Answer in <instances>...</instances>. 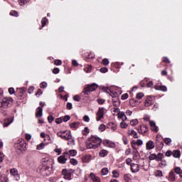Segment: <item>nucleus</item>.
<instances>
[{"instance_id": "e433bc0d", "label": "nucleus", "mask_w": 182, "mask_h": 182, "mask_svg": "<svg viewBox=\"0 0 182 182\" xmlns=\"http://www.w3.org/2000/svg\"><path fill=\"white\" fill-rule=\"evenodd\" d=\"M136 145H137V141L133 140L132 141V147L133 150H135V151H137V149L135 146Z\"/></svg>"}, {"instance_id": "473e14b6", "label": "nucleus", "mask_w": 182, "mask_h": 182, "mask_svg": "<svg viewBox=\"0 0 182 182\" xmlns=\"http://www.w3.org/2000/svg\"><path fill=\"white\" fill-rule=\"evenodd\" d=\"M100 157H106V156H107V151L102 149L100 152Z\"/></svg>"}, {"instance_id": "20e7f679", "label": "nucleus", "mask_w": 182, "mask_h": 182, "mask_svg": "<svg viewBox=\"0 0 182 182\" xmlns=\"http://www.w3.org/2000/svg\"><path fill=\"white\" fill-rule=\"evenodd\" d=\"M96 89H97V85L95 83L92 85H87V87H85L84 93L85 95H89L90 92H95Z\"/></svg>"}, {"instance_id": "58836bf2", "label": "nucleus", "mask_w": 182, "mask_h": 182, "mask_svg": "<svg viewBox=\"0 0 182 182\" xmlns=\"http://www.w3.org/2000/svg\"><path fill=\"white\" fill-rule=\"evenodd\" d=\"M31 0H18V3L21 6L25 5V4H28Z\"/></svg>"}, {"instance_id": "cd10ccee", "label": "nucleus", "mask_w": 182, "mask_h": 182, "mask_svg": "<svg viewBox=\"0 0 182 182\" xmlns=\"http://www.w3.org/2000/svg\"><path fill=\"white\" fill-rule=\"evenodd\" d=\"M90 132V130H89V128L87 127H85L84 129L82 131L83 136H87V134H89Z\"/></svg>"}, {"instance_id": "774afa93", "label": "nucleus", "mask_w": 182, "mask_h": 182, "mask_svg": "<svg viewBox=\"0 0 182 182\" xmlns=\"http://www.w3.org/2000/svg\"><path fill=\"white\" fill-rule=\"evenodd\" d=\"M10 15H11V16H18V11H13L10 13Z\"/></svg>"}, {"instance_id": "f3484780", "label": "nucleus", "mask_w": 182, "mask_h": 182, "mask_svg": "<svg viewBox=\"0 0 182 182\" xmlns=\"http://www.w3.org/2000/svg\"><path fill=\"white\" fill-rule=\"evenodd\" d=\"M149 124H150L151 130L156 132V133L159 132V127L156 126V122H154V121H149Z\"/></svg>"}, {"instance_id": "ea45409f", "label": "nucleus", "mask_w": 182, "mask_h": 182, "mask_svg": "<svg viewBox=\"0 0 182 182\" xmlns=\"http://www.w3.org/2000/svg\"><path fill=\"white\" fill-rule=\"evenodd\" d=\"M121 129H127V123L124 122V121L122 122L119 124Z\"/></svg>"}, {"instance_id": "680f3d73", "label": "nucleus", "mask_w": 182, "mask_h": 182, "mask_svg": "<svg viewBox=\"0 0 182 182\" xmlns=\"http://www.w3.org/2000/svg\"><path fill=\"white\" fill-rule=\"evenodd\" d=\"M73 106L72 105V103L68 102L67 103V109L68 110H72Z\"/></svg>"}, {"instance_id": "9d476101", "label": "nucleus", "mask_w": 182, "mask_h": 182, "mask_svg": "<svg viewBox=\"0 0 182 182\" xmlns=\"http://www.w3.org/2000/svg\"><path fill=\"white\" fill-rule=\"evenodd\" d=\"M112 105L114 107H119L120 106V100L117 95L112 96Z\"/></svg>"}, {"instance_id": "09e8293b", "label": "nucleus", "mask_w": 182, "mask_h": 182, "mask_svg": "<svg viewBox=\"0 0 182 182\" xmlns=\"http://www.w3.org/2000/svg\"><path fill=\"white\" fill-rule=\"evenodd\" d=\"M109 59L105 58L102 60V65H104L105 66H107V65H109Z\"/></svg>"}, {"instance_id": "423d86ee", "label": "nucleus", "mask_w": 182, "mask_h": 182, "mask_svg": "<svg viewBox=\"0 0 182 182\" xmlns=\"http://www.w3.org/2000/svg\"><path fill=\"white\" fill-rule=\"evenodd\" d=\"M97 122H100L103 117H105V109L103 107H99L98 112L96 114Z\"/></svg>"}, {"instance_id": "13d9d810", "label": "nucleus", "mask_w": 182, "mask_h": 182, "mask_svg": "<svg viewBox=\"0 0 182 182\" xmlns=\"http://www.w3.org/2000/svg\"><path fill=\"white\" fill-rule=\"evenodd\" d=\"M73 100H75V102H80V96L75 95L73 97Z\"/></svg>"}, {"instance_id": "4d7b16f0", "label": "nucleus", "mask_w": 182, "mask_h": 182, "mask_svg": "<svg viewBox=\"0 0 182 182\" xmlns=\"http://www.w3.org/2000/svg\"><path fill=\"white\" fill-rule=\"evenodd\" d=\"M136 146H143V140L141 139H137L136 140Z\"/></svg>"}, {"instance_id": "a19ab883", "label": "nucleus", "mask_w": 182, "mask_h": 182, "mask_svg": "<svg viewBox=\"0 0 182 182\" xmlns=\"http://www.w3.org/2000/svg\"><path fill=\"white\" fill-rule=\"evenodd\" d=\"M47 23H48V18H43L41 20L42 28H45V26L46 25Z\"/></svg>"}, {"instance_id": "6e6d98bb", "label": "nucleus", "mask_w": 182, "mask_h": 182, "mask_svg": "<svg viewBox=\"0 0 182 182\" xmlns=\"http://www.w3.org/2000/svg\"><path fill=\"white\" fill-rule=\"evenodd\" d=\"M109 70L107 69V68L104 67L100 68V72H101V73H106V72H107Z\"/></svg>"}, {"instance_id": "0eeeda50", "label": "nucleus", "mask_w": 182, "mask_h": 182, "mask_svg": "<svg viewBox=\"0 0 182 182\" xmlns=\"http://www.w3.org/2000/svg\"><path fill=\"white\" fill-rule=\"evenodd\" d=\"M154 96L149 95L147 96L146 99L145 100V107H149L154 103Z\"/></svg>"}, {"instance_id": "f8f14e48", "label": "nucleus", "mask_w": 182, "mask_h": 182, "mask_svg": "<svg viewBox=\"0 0 182 182\" xmlns=\"http://www.w3.org/2000/svg\"><path fill=\"white\" fill-rule=\"evenodd\" d=\"M154 141L149 140L146 144V150H153L155 147Z\"/></svg>"}, {"instance_id": "052dcab7", "label": "nucleus", "mask_w": 182, "mask_h": 182, "mask_svg": "<svg viewBox=\"0 0 182 182\" xmlns=\"http://www.w3.org/2000/svg\"><path fill=\"white\" fill-rule=\"evenodd\" d=\"M59 72H60V70H59L58 68L53 69V73H54V75H58Z\"/></svg>"}, {"instance_id": "5fc2aeb1", "label": "nucleus", "mask_w": 182, "mask_h": 182, "mask_svg": "<svg viewBox=\"0 0 182 182\" xmlns=\"http://www.w3.org/2000/svg\"><path fill=\"white\" fill-rule=\"evenodd\" d=\"M83 120H84V122H86L87 123H89V122H90V118L89 117V116L85 115L83 117Z\"/></svg>"}, {"instance_id": "412c9836", "label": "nucleus", "mask_w": 182, "mask_h": 182, "mask_svg": "<svg viewBox=\"0 0 182 182\" xmlns=\"http://www.w3.org/2000/svg\"><path fill=\"white\" fill-rule=\"evenodd\" d=\"M43 114V110L42 109V107H38L37 108V112L36 114V117H42Z\"/></svg>"}, {"instance_id": "a18cd8bd", "label": "nucleus", "mask_w": 182, "mask_h": 182, "mask_svg": "<svg viewBox=\"0 0 182 182\" xmlns=\"http://www.w3.org/2000/svg\"><path fill=\"white\" fill-rule=\"evenodd\" d=\"M62 119H63V121L65 122H69V120H70V116L66 115L65 117H63Z\"/></svg>"}, {"instance_id": "4be33fe9", "label": "nucleus", "mask_w": 182, "mask_h": 182, "mask_svg": "<svg viewBox=\"0 0 182 182\" xmlns=\"http://www.w3.org/2000/svg\"><path fill=\"white\" fill-rule=\"evenodd\" d=\"M14 122V118H12L11 119L9 118L5 119H4V127H8L9 124H11V123H12Z\"/></svg>"}, {"instance_id": "7ed1b4c3", "label": "nucleus", "mask_w": 182, "mask_h": 182, "mask_svg": "<svg viewBox=\"0 0 182 182\" xmlns=\"http://www.w3.org/2000/svg\"><path fill=\"white\" fill-rule=\"evenodd\" d=\"M57 136L61 137L63 140H72L73 141L72 134L69 131L60 132L57 134Z\"/></svg>"}, {"instance_id": "e2e57ef3", "label": "nucleus", "mask_w": 182, "mask_h": 182, "mask_svg": "<svg viewBox=\"0 0 182 182\" xmlns=\"http://www.w3.org/2000/svg\"><path fill=\"white\" fill-rule=\"evenodd\" d=\"M48 122L52 123V122H53V120H55V118L53 117V116L50 115L48 117Z\"/></svg>"}, {"instance_id": "8fccbe9b", "label": "nucleus", "mask_w": 182, "mask_h": 182, "mask_svg": "<svg viewBox=\"0 0 182 182\" xmlns=\"http://www.w3.org/2000/svg\"><path fill=\"white\" fill-rule=\"evenodd\" d=\"M41 89H45L46 87H48V82H41Z\"/></svg>"}, {"instance_id": "de8ad7c7", "label": "nucleus", "mask_w": 182, "mask_h": 182, "mask_svg": "<svg viewBox=\"0 0 182 182\" xmlns=\"http://www.w3.org/2000/svg\"><path fill=\"white\" fill-rule=\"evenodd\" d=\"M144 96V94L143 92H139L136 94V99H138V100H140V99H141V97H143Z\"/></svg>"}, {"instance_id": "864d4df0", "label": "nucleus", "mask_w": 182, "mask_h": 182, "mask_svg": "<svg viewBox=\"0 0 182 182\" xmlns=\"http://www.w3.org/2000/svg\"><path fill=\"white\" fill-rule=\"evenodd\" d=\"M156 154H151L149 155V160H156Z\"/></svg>"}, {"instance_id": "c9c22d12", "label": "nucleus", "mask_w": 182, "mask_h": 182, "mask_svg": "<svg viewBox=\"0 0 182 182\" xmlns=\"http://www.w3.org/2000/svg\"><path fill=\"white\" fill-rule=\"evenodd\" d=\"M45 143L42 142L40 144L37 145V150H42L45 149Z\"/></svg>"}, {"instance_id": "39448f33", "label": "nucleus", "mask_w": 182, "mask_h": 182, "mask_svg": "<svg viewBox=\"0 0 182 182\" xmlns=\"http://www.w3.org/2000/svg\"><path fill=\"white\" fill-rule=\"evenodd\" d=\"M12 98H4L2 100H0V107H8L11 103H12Z\"/></svg>"}, {"instance_id": "3c124183", "label": "nucleus", "mask_w": 182, "mask_h": 182, "mask_svg": "<svg viewBox=\"0 0 182 182\" xmlns=\"http://www.w3.org/2000/svg\"><path fill=\"white\" fill-rule=\"evenodd\" d=\"M54 65H55L56 66H60V65H62V60H55L54 61Z\"/></svg>"}, {"instance_id": "aec40b11", "label": "nucleus", "mask_w": 182, "mask_h": 182, "mask_svg": "<svg viewBox=\"0 0 182 182\" xmlns=\"http://www.w3.org/2000/svg\"><path fill=\"white\" fill-rule=\"evenodd\" d=\"M154 89L156 90H161L162 92H167V87L164 85H155Z\"/></svg>"}, {"instance_id": "1a4fd4ad", "label": "nucleus", "mask_w": 182, "mask_h": 182, "mask_svg": "<svg viewBox=\"0 0 182 182\" xmlns=\"http://www.w3.org/2000/svg\"><path fill=\"white\" fill-rule=\"evenodd\" d=\"M68 154H69L68 152H65L58 158V162L60 163V164H66V161H68V159H66V155Z\"/></svg>"}, {"instance_id": "dca6fc26", "label": "nucleus", "mask_w": 182, "mask_h": 182, "mask_svg": "<svg viewBox=\"0 0 182 182\" xmlns=\"http://www.w3.org/2000/svg\"><path fill=\"white\" fill-rule=\"evenodd\" d=\"M89 178H90V180H92V182H100V178L95 176V174L93 173H90Z\"/></svg>"}, {"instance_id": "0e129e2a", "label": "nucleus", "mask_w": 182, "mask_h": 182, "mask_svg": "<svg viewBox=\"0 0 182 182\" xmlns=\"http://www.w3.org/2000/svg\"><path fill=\"white\" fill-rule=\"evenodd\" d=\"M97 102L99 105H103V103H105V100L100 98L97 100Z\"/></svg>"}, {"instance_id": "72a5a7b5", "label": "nucleus", "mask_w": 182, "mask_h": 182, "mask_svg": "<svg viewBox=\"0 0 182 182\" xmlns=\"http://www.w3.org/2000/svg\"><path fill=\"white\" fill-rule=\"evenodd\" d=\"M70 126L72 129H77L79 127V122H73L70 124Z\"/></svg>"}, {"instance_id": "a878e982", "label": "nucleus", "mask_w": 182, "mask_h": 182, "mask_svg": "<svg viewBox=\"0 0 182 182\" xmlns=\"http://www.w3.org/2000/svg\"><path fill=\"white\" fill-rule=\"evenodd\" d=\"M172 155L173 157L178 159V157H180V156H181V153L180 152V151L176 150V151H173L172 152Z\"/></svg>"}, {"instance_id": "338daca9", "label": "nucleus", "mask_w": 182, "mask_h": 182, "mask_svg": "<svg viewBox=\"0 0 182 182\" xmlns=\"http://www.w3.org/2000/svg\"><path fill=\"white\" fill-rule=\"evenodd\" d=\"M162 62H164V63H170V60L165 57L162 59Z\"/></svg>"}, {"instance_id": "2f4dec72", "label": "nucleus", "mask_w": 182, "mask_h": 182, "mask_svg": "<svg viewBox=\"0 0 182 182\" xmlns=\"http://www.w3.org/2000/svg\"><path fill=\"white\" fill-rule=\"evenodd\" d=\"M108 173H109V168H104L101 170L102 176H107Z\"/></svg>"}, {"instance_id": "393cba45", "label": "nucleus", "mask_w": 182, "mask_h": 182, "mask_svg": "<svg viewBox=\"0 0 182 182\" xmlns=\"http://www.w3.org/2000/svg\"><path fill=\"white\" fill-rule=\"evenodd\" d=\"M84 70L86 73H90L92 72V65H85Z\"/></svg>"}, {"instance_id": "c85d7f7f", "label": "nucleus", "mask_w": 182, "mask_h": 182, "mask_svg": "<svg viewBox=\"0 0 182 182\" xmlns=\"http://www.w3.org/2000/svg\"><path fill=\"white\" fill-rule=\"evenodd\" d=\"M119 176H120V173H119V172L117 171V170H114V171H112V177H113L114 178H119Z\"/></svg>"}, {"instance_id": "4c0bfd02", "label": "nucleus", "mask_w": 182, "mask_h": 182, "mask_svg": "<svg viewBox=\"0 0 182 182\" xmlns=\"http://www.w3.org/2000/svg\"><path fill=\"white\" fill-rule=\"evenodd\" d=\"M98 129L100 130V132H105V130H106V125L101 124L99 126Z\"/></svg>"}, {"instance_id": "7c9ffc66", "label": "nucleus", "mask_w": 182, "mask_h": 182, "mask_svg": "<svg viewBox=\"0 0 182 182\" xmlns=\"http://www.w3.org/2000/svg\"><path fill=\"white\" fill-rule=\"evenodd\" d=\"M169 180H171V181H174L176 180V175L173 171L170 172Z\"/></svg>"}, {"instance_id": "bf43d9fd", "label": "nucleus", "mask_w": 182, "mask_h": 182, "mask_svg": "<svg viewBox=\"0 0 182 182\" xmlns=\"http://www.w3.org/2000/svg\"><path fill=\"white\" fill-rule=\"evenodd\" d=\"M25 137L26 139H27L28 141H29V140L32 139V135H31L30 134H25Z\"/></svg>"}, {"instance_id": "5701e85b", "label": "nucleus", "mask_w": 182, "mask_h": 182, "mask_svg": "<svg viewBox=\"0 0 182 182\" xmlns=\"http://www.w3.org/2000/svg\"><path fill=\"white\" fill-rule=\"evenodd\" d=\"M118 117L119 119H122L123 122L127 120V117H126V114H124L123 112H119L118 114Z\"/></svg>"}, {"instance_id": "a211bd4d", "label": "nucleus", "mask_w": 182, "mask_h": 182, "mask_svg": "<svg viewBox=\"0 0 182 182\" xmlns=\"http://www.w3.org/2000/svg\"><path fill=\"white\" fill-rule=\"evenodd\" d=\"M128 134L129 136H133L134 139H139V135L137 134V132H136V131H134V129H129Z\"/></svg>"}, {"instance_id": "2eb2a0df", "label": "nucleus", "mask_w": 182, "mask_h": 182, "mask_svg": "<svg viewBox=\"0 0 182 182\" xmlns=\"http://www.w3.org/2000/svg\"><path fill=\"white\" fill-rule=\"evenodd\" d=\"M147 127L146 125H140L138 127V132L141 133V134H144V133H147Z\"/></svg>"}, {"instance_id": "ddd939ff", "label": "nucleus", "mask_w": 182, "mask_h": 182, "mask_svg": "<svg viewBox=\"0 0 182 182\" xmlns=\"http://www.w3.org/2000/svg\"><path fill=\"white\" fill-rule=\"evenodd\" d=\"M131 170L132 173H139V171H140V166H139V164H131Z\"/></svg>"}, {"instance_id": "603ef678", "label": "nucleus", "mask_w": 182, "mask_h": 182, "mask_svg": "<svg viewBox=\"0 0 182 182\" xmlns=\"http://www.w3.org/2000/svg\"><path fill=\"white\" fill-rule=\"evenodd\" d=\"M62 122H63V119L62 117L55 119L56 124H60V123H62Z\"/></svg>"}, {"instance_id": "f704fd0d", "label": "nucleus", "mask_w": 182, "mask_h": 182, "mask_svg": "<svg viewBox=\"0 0 182 182\" xmlns=\"http://www.w3.org/2000/svg\"><path fill=\"white\" fill-rule=\"evenodd\" d=\"M161 160H163V154L159 153L156 155V161H161Z\"/></svg>"}, {"instance_id": "69168bd1", "label": "nucleus", "mask_w": 182, "mask_h": 182, "mask_svg": "<svg viewBox=\"0 0 182 182\" xmlns=\"http://www.w3.org/2000/svg\"><path fill=\"white\" fill-rule=\"evenodd\" d=\"M181 167H176L175 168V173H176V174H179V173H181Z\"/></svg>"}, {"instance_id": "6e6552de", "label": "nucleus", "mask_w": 182, "mask_h": 182, "mask_svg": "<svg viewBox=\"0 0 182 182\" xmlns=\"http://www.w3.org/2000/svg\"><path fill=\"white\" fill-rule=\"evenodd\" d=\"M62 174L65 180H72V172H70V171H68V169H63L62 171Z\"/></svg>"}, {"instance_id": "c756f323", "label": "nucleus", "mask_w": 182, "mask_h": 182, "mask_svg": "<svg viewBox=\"0 0 182 182\" xmlns=\"http://www.w3.org/2000/svg\"><path fill=\"white\" fill-rule=\"evenodd\" d=\"M130 124L132 127L137 126V124H139V120L137 119H132L130 121Z\"/></svg>"}, {"instance_id": "c03bdc74", "label": "nucleus", "mask_w": 182, "mask_h": 182, "mask_svg": "<svg viewBox=\"0 0 182 182\" xmlns=\"http://www.w3.org/2000/svg\"><path fill=\"white\" fill-rule=\"evenodd\" d=\"M69 154H70V156L71 157H73V156H76L77 152H76L75 150H70V151H69Z\"/></svg>"}, {"instance_id": "6ab92c4d", "label": "nucleus", "mask_w": 182, "mask_h": 182, "mask_svg": "<svg viewBox=\"0 0 182 182\" xmlns=\"http://www.w3.org/2000/svg\"><path fill=\"white\" fill-rule=\"evenodd\" d=\"M109 128L112 131V132H116L117 129V124L114 122H109L108 123Z\"/></svg>"}, {"instance_id": "9b49d317", "label": "nucleus", "mask_w": 182, "mask_h": 182, "mask_svg": "<svg viewBox=\"0 0 182 182\" xmlns=\"http://www.w3.org/2000/svg\"><path fill=\"white\" fill-rule=\"evenodd\" d=\"M10 174L13 176L16 180H19V173H18V169L13 168L10 169Z\"/></svg>"}, {"instance_id": "49530a36", "label": "nucleus", "mask_w": 182, "mask_h": 182, "mask_svg": "<svg viewBox=\"0 0 182 182\" xmlns=\"http://www.w3.org/2000/svg\"><path fill=\"white\" fill-rule=\"evenodd\" d=\"M164 141V143H166L167 145H169L171 144V139L170 138H165Z\"/></svg>"}, {"instance_id": "b1692460", "label": "nucleus", "mask_w": 182, "mask_h": 182, "mask_svg": "<svg viewBox=\"0 0 182 182\" xmlns=\"http://www.w3.org/2000/svg\"><path fill=\"white\" fill-rule=\"evenodd\" d=\"M111 112L114 116H116V114H119L120 113V109L115 107L111 109Z\"/></svg>"}, {"instance_id": "f257e3e1", "label": "nucleus", "mask_w": 182, "mask_h": 182, "mask_svg": "<svg viewBox=\"0 0 182 182\" xmlns=\"http://www.w3.org/2000/svg\"><path fill=\"white\" fill-rule=\"evenodd\" d=\"M102 144V139L92 136L86 141L87 149H97Z\"/></svg>"}, {"instance_id": "79ce46f5", "label": "nucleus", "mask_w": 182, "mask_h": 182, "mask_svg": "<svg viewBox=\"0 0 182 182\" xmlns=\"http://www.w3.org/2000/svg\"><path fill=\"white\" fill-rule=\"evenodd\" d=\"M70 163L73 164V166H77L78 162L77 160H76L75 159H71Z\"/></svg>"}, {"instance_id": "4468645a", "label": "nucleus", "mask_w": 182, "mask_h": 182, "mask_svg": "<svg viewBox=\"0 0 182 182\" xmlns=\"http://www.w3.org/2000/svg\"><path fill=\"white\" fill-rule=\"evenodd\" d=\"M103 144H105L107 147H110L111 149H114V147H116V144L109 140H104Z\"/></svg>"}, {"instance_id": "37998d69", "label": "nucleus", "mask_w": 182, "mask_h": 182, "mask_svg": "<svg viewBox=\"0 0 182 182\" xmlns=\"http://www.w3.org/2000/svg\"><path fill=\"white\" fill-rule=\"evenodd\" d=\"M155 176L156 177H161L163 176V172L161 171H156Z\"/></svg>"}, {"instance_id": "f03ea898", "label": "nucleus", "mask_w": 182, "mask_h": 182, "mask_svg": "<svg viewBox=\"0 0 182 182\" xmlns=\"http://www.w3.org/2000/svg\"><path fill=\"white\" fill-rule=\"evenodd\" d=\"M15 149L18 150L20 153L26 150V141L24 139H18L14 145Z\"/></svg>"}, {"instance_id": "bb28decb", "label": "nucleus", "mask_w": 182, "mask_h": 182, "mask_svg": "<svg viewBox=\"0 0 182 182\" xmlns=\"http://www.w3.org/2000/svg\"><path fill=\"white\" fill-rule=\"evenodd\" d=\"M124 180L125 182H129L132 180V175L129 173H127L124 175Z\"/></svg>"}]
</instances>
